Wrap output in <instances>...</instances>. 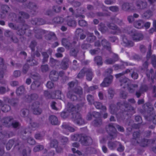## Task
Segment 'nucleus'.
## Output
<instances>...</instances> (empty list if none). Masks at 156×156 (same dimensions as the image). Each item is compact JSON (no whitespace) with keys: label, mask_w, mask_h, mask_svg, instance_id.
<instances>
[{"label":"nucleus","mask_w":156,"mask_h":156,"mask_svg":"<svg viewBox=\"0 0 156 156\" xmlns=\"http://www.w3.org/2000/svg\"><path fill=\"white\" fill-rule=\"evenodd\" d=\"M110 107L111 113L112 114H116L118 110V108L120 109V111L119 115L121 118L128 115V112H131L133 113L136 112L135 108L126 101H124L122 103H118L117 106L114 105H111Z\"/></svg>","instance_id":"1"},{"label":"nucleus","mask_w":156,"mask_h":156,"mask_svg":"<svg viewBox=\"0 0 156 156\" xmlns=\"http://www.w3.org/2000/svg\"><path fill=\"white\" fill-rule=\"evenodd\" d=\"M83 94V90L80 87H77L73 89L68 88L67 93V97L71 100L74 101L77 99V97L76 94L81 95Z\"/></svg>","instance_id":"2"},{"label":"nucleus","mask_w":156,"mask_h":156,"mask_svg":"<svg viewBox=\"0 0 156 156\" xmlns=\"http://www.w3.org/2000/svg\"><path fill=\"white\" fill-rule=\"evenodd\" d=\"M21 19L22 17H19L18 20L20 21V23L18 25L16 31L17 35L20 36L24 35L26 34L27 30L29 27V26L24 23V20H21Z\"/></svg>","instance_id":"3"},{"label":"nucleus","mask_w":156,"mask_h":156,"mask_svg":"<svg viewBox=\"0 0 156 156\" xmlns=\"http://www.w3.org/2000/svg\"><path fill=\"white\" fill-rule=\"evenodd\" d=\"M107 132L109 134L108 138L110 140L114 139L117 137V131L115 127L113 126V124H109L106 127Z\"/></svg>","instance_id":"4"},{"label":"nucleus","mask_w":156,"mask_h":156,"mask_svg":"<svg viewBox=\"0 0 156 156\" xmlns=\"http://www.w3.org/2000/svg\"><path fill=\"white\" fill-rule=\"evenodd\" d=\"M129 34L134 41H139L142 40L143 38V34L140 32L136 31L134 29L131 30Z\"/></svg>","instance_id":"5"},{"label":"nucleus","mask_w":156,"mask_h":156,"mask_svg":"<svg viewBox=\"0 0 156 156\" xmlns=\"http://www.w3.org/2000/svg\"><path fill=\"white\" fill-rule=\"evenodd\" d=\"M72 120L77 124L81 125L84 124V121L81 117L80 114L77 112L72 114Z\"/></svg>","instance_id":"6"},{"label":"nucleus","mask_w":156,"mask_h":156,"mask_svg":"<svg viewBox=\"0 0 156 156\" xmlns=\"http://www.w3.org/2000/svg\"><path fill=\"white\" fill-rule=\"evenodd\" d=\"M40 103L38 101H36L33 103L30 106V108L32 110L33 113L35 115H40L42 110L39 108Z\"/></svg>","instance_id":"7"},{"label":"nucleus","mask_w":156,"mask_h":156,"mask_svg":"<svg viewBox=\"0 0 156 156\" xmlns=\"http://www.w3.org/2000/svg\"><path fill=\"white\" fill-rule=\"evenodd\" d=\"M107 25L109 28L112 30L110 32L111 34H117L121 33V30L120 28L115 24L108 23L107 24Z\"/></svg>","instance_id":"8"},{"label":"nucleus","mask_w":156,"mask_h":156,"mask_svg":"<svg viewBox=\"0 0 156 156\" xmlns=\"http://www.w3.org/2000/svg\"><path fill=\"white\" fill-rule=\"evenodd\" d=\"M93 140L89 136L83 135L81 139V143L83 145L87 146L92 144Z\"/></svg>","instance_id":"9"},{"label":"nucleus","mask_w":156,"mask_h":156,"mask_svg":"<svg viewBox=\"0 0 156 156\" xmlns=\"http://www.w3.org/2000/svg\"><path fill=\"white\" fill-rule=\"evenodd\" d=\"M34 31L35 37L37 39H41L42 35L46 33V31L44 30L37 27L34 28Z\"/></svg>","instance_id":"10"},{"label":"nucleus","mask_w":156,"mask_h":156,"mask_svg":"<svg viewBox=\"0 0 156 156\" xmlns=\"http://www.w3.org/2000/svg\"><path fill=\"white\" fill-rule=\"evenodd\" d=\"M119 79V81L120 83V86H123V88L126 87L130 82V80L125 76L120 77Z\"/></svg>","instance_id":"11"},{"label":"nucleus","mask_w":156,"mask_h":156,"mask_svg":"<svg viewBox=\"0 0 156 156\" xmlns=\"http://www.w3.org/2000/svg\"><path fill=\"white\" fill-rule=\"evenodd\" d=\"M113 79V76L110 75L105 77L103 82L101 84V86L103 87H106L109 86L112 83Z\"/></svg>","instance_id":"12"},{"label":"nucleus","mask_w":156,"mask_h":156,"mask_svg":"<svg viewBox=\"0 0 156 156\" xmlns=\"http://www.w3.org/2000/svg\"><path fill=\"white\" fill-rule=\"evenodd\" d=\"M13 119L11 117H5L2 120L1 122L3 126L9 127L11 126V122Z\"/></svg>","instance_id":"13"},{"label":"nucleus","mask_w":156,"mask_h":156,"mask_svg":"<svg viewBox=\"0 0 156 156\" xmlns=\"http://www.w3.org/2000/svg\"><path fill=\"white\" fill-rule=\"evenodd\" d=\"M121 37L122 40L123 44L125 46L131 47L134 45L133 42L128 40L125 35H122Z\"/></svg>","instance_id":"14"},{"label":"nucleus","mask_w":156,"mask_h":156,"mask_svg":"<svg viewBox=\"0 0 156 156\" xmlns=\"http://www.w3.org/2000/svg\"><path fill=\"white\" fill-rule=\"evenodd\" d=\"M85 71H86L85 74L86 80L89 81H91L94 75L91 69L90 68H86Z\"/></svg>","instance_id":"15"},{"label":"nucleus","mask_w":156,"mask_h":156,"mask_svg":"<svg viewBox=\"0 0 156 156\" xmlns=\"http://www.w3.org/2000/svg\"><path fill=\"white\" fill-rule=\"evenodd\" d=\"M118 141H108L107 143V145L109 149L112 150H115L117 147Z\"/></svg>","instance_id":"16"},{"label":"nucleus","mask_w":156,"mask_h":156,"mask_svg":"<svg viewBox=\"0 0 156 156\" xmlns=\"http://www.w3.org/2000/svg\"><path fill=\"white\" fill-rule=\"evenodd\" d=\"M13 134V133L11 132L10 133H8L6 131H2L0 132V141L2 140L5 138H9Z\"/></svg>","instance_id":"17"},{"label":"nucleus","mask_w":156,"mask_h":156,"mask_svg":"<svg viewBox=\"0 0 156 156\" xmlns=\"http://www.w3.org/2000/svg\"><path fill=\"white\" fill-rule=\"evenodd\" d=\"M49 120L52 125H58L60 124V121L58 120L57 117L55 115H50L49 117Z\"/></svg>","instance_id":"18"},{"label":"nucleus","mask_w":156,"mask_h":156,"mask_svg":"<svg viewBox=\"0 0 156 156\" xmlns=\"http://www.w3.org/2000/svg\"><path fill=\"white\" fill-rule=\"evenodd\" d=\"M122 9L123 10L126 11H132L134 9L131 4L127 2L123 4L122 6Z\"/></svg>","instance_id":"19"},{"label":"nucleus","mask_w":156,"mask_h":156,"mask_svg":"<svg viewBox=\"0 0 156 156\" xmlns=\"http://www.w3.org/2000/svg\"><path fill=\"white\" fill-rule=\"evenodd\" d=\"M69 59L67 58H64L60 64L61 69L63 70H66L69 67Z\"/></svg>","instance_id":"20"},{"label":"nucleus","mask_w":156,"mask_h":156,"mask_svg":"<svg viewBox=\"0 0 156 156\" xmlns=\"http://www.w3.org/2000/svg\"><path fill=\"white\" fill-rule=\"evenodd\" d=\"M129 65H132V63H128L127 62H123L121 65H119L118 64H116L113 66L114 70H117L119 69H123L125 68V66H128Z\"/></svg>","instance_id":"21"},{"label":"nucleus","mask_w":156,"mask_h":156,"mask_svg":"<svg viewBox=\"0 0 156 156\" xmlns=\"http://www.w3.org/2000/svg\"><path fill=\"white\" fill-rule=\"evenodd\" d=\"M58 74L56 71L53 70L50 72L49 77L51 80L56 81L58 80Z\"/></svg>","instance_id":"22"},{"label":"nucleus","mask_w":156,"mask_h":156,"mask_svg":"<svg viewBox=\"0 0 156 156\" xmlns=\"http://www.w3.org/2000/svg\"><path fill=\"white\" fill-rule=\"evenodd\" d=\"M29 7L30 9L32 10L31 12H32L33 15H35L36 14L37 12L36 10L38 8L37 5L34 3L30 2L29 4Z\"/></svg>","instance_id":"23"},{"label":"nucleus","mask_w":156,"mask_h":156,"mask_svg":"<svg viewBox=\"0 0 156 156\" xmlns=\"http://www.w3.org/2000/svg\"><path fill=\"white\" fill-rule=\"evenodd\" d=\"M136 5L138 9H143L147 7V3L146 2L139 1L136 2Z\"/></svg>","instance_id":"24"},{"label":"nucleus","mask_w":156,"mask_h":156,"mask_svg":"<svg viewBox=\"0 0 156 156\" xmlns=\"http://www.w3.org/2000/svg\"><path fill=\"white\" fill-rule=\"evenodd\" d=\"M68 25L70 27H75L76 25V22L73 19L69 18L68 16L66 20Z\"/></svg>","instance_id":"25"},{"label":"nucleus","mask_w":156,"mask_h":156,"mask_svg":"<svg viewBox=\"0 0 156 156\" xmlns=\"http://www.w3.org/2000/svg\"><path fill=\"white\" fill-rule=\"evenodd\" d=\"M31 57L29 58L27 60V62L28 65L30 66H33L38 65V62L34 59V57L32 55H31Z\"/></svg>","instance_id":"26"},{"label":"nucleus","mask_w":156,"mask_h":156,"mask_svg":"<svg viewBox=\"0 0 156 156\" xmlns=\"http://www.w3.org/2000/svg\"><path fill=\"white\" fill-rule=\"evenodd\" d=\"M96 108L101 109L105 112L106 110V108L105 106H103L102 104L99 102L95 101L93 104Z\"/></svg>","instance_id":"27"},{"label":"nucleus","mask_w":156,"mask_h":156,"mask_svg":"<svg viewBox=\"0 0 156 156\" xmlns=\"http://www.w3.org/2000/svg\"><path fill=\"white\" fill-rule=\"evenodd\" d=\"M60 63V62L57 60L55 59L52 58H50L49 61V64L52 67L58 66Z\"/></svg>","instance_id":"28"},{"label":"nucleus","mask_w":156,"mask_h":156,"mask_svg":"<svg viewBox=\"0 0 156 156\" xmlns=\"http://www.w3.org/2000/svg\"><path fill=\"white\" fill-rule=\"evenodd\" d=\"M101 44L104 48L106 49L109 51L111 50L110 44L106 40L103 39L102 40Z\"/></svg>","instance_id":"29"},{"label":"nucleus","mask_w":156,"mask_h":156,"mask_svg":"<svg viewBox=\"0 0 156 156\" xmlns=\"http://www.w3.org/2000/svg\"><path fill=\"white\" fill-rule=\"evenodd\" d=\"M86 69V67H83L82 69L78 73L76 78L80 79H83L85 74Z\"/></svg>","instance_id":"30"},{"label":"nucleus","mask_w":156,"mask_h":156,"mask_svg":"<svg viewBox=\"0 0 156 156\" xmlns=\"http://www.w3.org/2000/svg\"><path fill=\"white\" fill-rule=\"evenodd\" d=\"M92 123L94 126L99 127L102 124V121L101 119H96L92 122Z\"/></svg>","instance_id":"31"},{"label":"nucleus","mask_w":156,"mask_h":156,"mask_svg":"<svg viewBox=\"0 0 156 156\" xmlns=\"http://www.w3.org/2000/svg\"><path fill=\"white\" fill-rule=\"evenodd\" d=\"M41 83L38 81L36 80L33 81L31 85V89L34 90H37L40 86Z\"/></svg>","instance_id":"32"},{"label":"nucleus","mask_w":156,"mask_h":156,"mask_svg":"<svg viewBox=\"0 0 156 156\" xmlns=\"http://www.w3.org/2000/svg\"><path fill=\"white\" fill-rule=\"evenodd\" d=\"M82 136V134H75L71 136V139L73 141H79L81 142Z\"/></svg>","instance_id":"33"},{"label":"nucleus","mask_w":156,"mask_h":156,"mask_svg":"<svg viewBox=\"0 0 156 156\" xmlns=\"http://www.w3.org/2000/svg\"><path fill=\"white\" fill-rule=\"evenodd\" d=\"M62 127L63 129L67 130L71 132H74L75 130L74 128L69 126L68 124L66 123H63Z\"/></svg>","instance_id":"34"},{"label":"nucleus","mask_w":156,"mask_h":156,"mask_svg":"<svg viewBox=\"0 0 156 156\" xmlns=\"http://www.w3.org/2000/svg\"><path fill=\"white\" fill-rule=\"evenodd\" d=\"M62 45L66 48H69L71 47V43L70 41L66 38H63L62 40Z\"/></svg>","instance_id":"35"},{"label":"nucleus","mask_w":156,"mask_h":156,"mask_svg":"<svg viewBox=\"0 0 156 156\" xmlns=\"http://www.w3.org/2000/svg\"><path fill=\"white\" fill-rule=\"evenodd\" d=\"M138 87V85L136 84H129L127 87H128V90L130 93H133L135 91V88H137Z\"/></svg>","instance_id":"36"},{"label":"nucleus","mask_w":156,"mask_h":156,"mask_svg":"<svg viewBox=\"0 0 156 156\" xmlns=\"http://www.w3.org/2000/svg\"><path fill=\"white\" fill-rule=\"evenodd\" d=\"M151 142L152 143H153L154 142V140H150L144 139L141 141L140 145L142 147H145L147 146V145L149 144Z\"/></svg>","instance_id":"37"},{"label":"nucleus","mask_w":156,"mask_h":156,"mask_svg":"<svg viewBox=\"0 0 156 156\" xmlns=\"http://www.w3.org/2000/svg\"><path fill=\"white\" fill-rule=\"evenodd\" d=\"M134 69H127L125 71L122 72V73H120L115 75V76L117 78H119L123 76L124 75L127 74L129 73H131Z\"/></svg>","instance_id":"38"},{"label":"nucleus","mask_w":156,"mask_h":156,"mask_svg":"<svg viewBox=\"0 0 156 156\" xmlns=\"http://www.w3.org/2000/svg\"><path fill=\"white\" fill-rule=\"evenodd\" d=\"M25 91V89L23 86L18 87L16 90V93L18 95H20L23 94Z\"/></svg>","instance_id":"39"},{"label":"nucleus","mask_w":156,"mask_h":156,"mask_svg":"<svg viewBox=\"0 0 156 156\" xmlns=\"http://www.w3.org/2000/svg\"><path fill=\"white\" fill-rule=\"evenodd\" d=\"M111 19L113 22H115L120 26H122L124 24L122 20L119 19L118 18L115 16L111 17Z\"/></svg>","instance_id":"40"},{"label":"nucleus","mask_w":156,"mask_h":156,"mask_svg":"<svg viewBox=\"0 0 156 156\" xmlns=\"http://www.w3.org/2000/svg\"><path fill=\"white\" fill-rule=\"evenodd\" d=\"M135 27L138 29H140L143 27L144 22L141 20L136 21L134 23Z\"/></svg>","instance_id":"41"},{"label":"nucleus","mask_w":156,"mask_h":156,"mask_svg":"<svg viewBox=\"0 0 156 156\" xmlns=\"http://www.w3.org/2000/svg\"><path fill=\"white\" fill-rule=\"evenodd\" d=\"M87 100L89 104L92 105L94 102V96L91 94H88L87 96Z\"/></svg>","instance_id":"42"},{"label":"nucleus","mask_w":156,"mask_h":156,"mask_svg":"<svg viewBox=\"0 0 156 156\" xmlns=\"http://www.w3.org/2000/svg\"><path fill=\"white\" fill-rule=\"evenodd\" d=\"M58 142L56 139L51 140L50 143V146L51 148H55L58 145Z\"/></svg>","instance_id":"43"},{"label":"nucleus","mask_w":156,"mask_h":156,"mask_svg":"<svg viewBox=\"0 0 156 156\" xmlns=\"http://www.w3.org/2000/svg\"><path fill=\"white\" fill-rule=\"evenodd\" d=\"M94 60L95 63H96L98 66H101L102 64V58L100 56H98L94 58Z\"/></svg>","instance_id":"44"},{"label":"nucleus","mask_w":156,"mask_h":156,"mask_svg":"<svg viewBox=\"0 0 156 156\" xmlns=\"http://www.w3.org/2000/svg\"><path fill=\"white\" fill-rule=\"evenodd\" d=\"M43 57L42 61L43 64H44L48 62L49 58V55L46 52H43L41 53Z\"/></svg>","instance_id":"45"},{"label":"nucleus","mask_w":156,"mask_h":156,"mask_svg":"<svg viewBox=\"0 0 156 156\" xmlns=\"http://www.w3.org/2000/svg\"><path fill=\"white\" fill-rule=\"evenodd\" d=\"M53 21L55 23L61 24L64 22V19L61 17H56L53 19Z\"/></svg>","instance_id":"46"},{"label":"nucleus","mask_w":156,"mask_h":156,"mask_svg":"<svg viewBox=\"0 0 156 156\" xmlns=\"http://www.w3.org/2000/svg\"><path fill=\"white\" fill-rule=\"evenodd\" d=\"M79 50L78 48L76 47L74 48H72L70 52V55L74 57L76 56Z\"/></svg>","instance_id":"47"},{"label":"nucleus","mask_w":156,"mask_h":156,"mask_svg":"<svg viewBox=\"0 0 156 156\" xmlns=\"http://www.w3.org/2000/svg\"><path fill=\"white\" fill-rule=\"evenodd\" d=\"M14 143L13 140H10L6 144V148L7 150H10Z\"/></svg>","instance_id":"48"},{"label":"nucleus","mask_w":156,"mask_h":156,"mask_svg":"<svg viewBox=\"0 0 156 156\" xmlns=\"http://www.w3.org/2000/svg\"><path fill=\"white\" fill-rule=\"evenodd\" d=\"M10 8L6 5H2L1 6L2 12L4 14L7 13Z\"/></svg>","instance_id":"49"},{"label":"nucleus","mask_w":156,"mask_h":156,"mask_svg":"<svg viewBox=\"0 0 156 156\" xmlns=\"http://www.w3.org/2000/svg\"><path fill=\"white\" fill-rule=\"evenodd\" d=\"M44 96L47 99L54 98V97L53 96V93H51L48 91H45L44 92Z\"/></svg>","instance_id":"50"},{"label":"nucleus","mask_w":156,"mask_h":156,"mask_svg":"<svg viewBox=\"0 0 156 156\" xmlns=\"http://www.w3.org/2000/svg\"><path fill=\"white\" fill-rule=\"evenodd\" d=\"M37 45V42L33 40L31 41L30 45V47L32 53L35 51V48Z\"/></svg>","instance_id":"51"},{"label":"nucleus","mask_w":156,"mask_h":156,"mask_svg":"<svg viewBox=\"0 0 156 156\" xmlns=\"http://www.w3.org/2000/svg\"><path fill=\"white\" fill-rule=\"evenodd\" d=\"M20 126L19 122L16 121H12L11 122V126L14 128H18Z\"/></svg>","instance_id":"52"},{"label":"nucleus","mask_w":156,"mask_h":156,"mask_svg":"<svg viewBox=\"0 0 156 156\" xmlns=\"http://www.w3.org/2000/svg\"><path fill=\"white\" fill-rule=\"evenodd\" d=\"M10 89L7 87L5 88L4 87L1 86L0 87V94H4L6 92L9 91Z\"/></svg>","instance_id":"53"},{"label":"nucleus","mask_w":156,"mask_h":156,"mask_svg":"<svg viewBox=\"0 0 156 156\" xmlns=\"http://www.w3.org/2000/svg\"><path fill=\"white\" fill-rule=\"evenodd\" d=\"M131 76L132 78L134 80H136L138 78V74L135 69H133L132 73H131Z\"/></svg>","instance_id":"54"},{"label":"nucleus","mask_w":156,"mask_h":156,"mask_svg":"<svg viewBox=\"0 0 156 156\" xmlns=\"http://www.w3.org/2000/svg\"><path fill=\"white\" fill-rule=\"evenodd\" d=\"M6 67L4 64V61L3 58L0 57V69L5 70Z\"/></svg>","instance_id":"55"},{"label":"nucleus","mask_w":156,"mask_h":156,"mask_svg":"<svg viewBox=\"0 0 156 156\" xmlns=\"http://www.w3.org/2000/svg\"><path fill=\"white\" fill-rule=\"evenodd\" d=\"M1 109L3 112H7L10 110L11 108L9 105H4L1 108Z\"/></svg>","instance_id":"56"},{"label":"nucleus","mask_w":156,"mask_h":156,"mask_svg":"<svg viewBox=\"0 0 156 156\" xmlns=\"http://www.w3.org/2000/svg\"><path fill=\"white\" fill-rule=\"evenodd\" d=\"M60 141L63 145H65L68 143L69 140L67 137L61 136L60 137Z\"/></svg>","instance_id":"57"},{"label":"nucleus","mask_w":156,"mask_h":156,"mask_svg":"<svg viewBox=\"0 0 156 156\" xmlns=\"http://www.w3.org/2000/svg\"><path fill=\"white\" fill-rule=\"evenodd\" d=\"M70 115V113L68 111H63L61 114V117L63 119L67 118Z\"/></svg>","instance_id":"58"},{"label":"nucleus","mask_w":156,"mask_h":156,"mask_svg":"<svg viewBox=\"0 0 156 156\" xmlns=\"http://www.w3.org/2000/svg\"><path fill=\"white\" fill-rule=\"evenodd\" d=\"M117 150L119 152H122L124 150V147L122 145L121 143L118 141L117 144Z\"/></svg>","instance_id":"59"},{"label":"nucleus","mask_w":156,"mask_h":156,"mask_svg":"<svg viewBox=\"0 0 156 156\" xmlns=\"http://www.w3.org/2000/svg\"><path fill=\"white\" fill-rule=\"evenodd\" d=\"M41 71L42 72H46L49 70L48 66L47 64L42 65L41 67Z\"/></svg>","instance_id":"60"},{"label":"nucleus","mask_w":156,"mask_h":156,"mask_svg":"<svg viewBox=\"0 0 156 156\" xmlns=\"http://www.w3.org/2000/svg\"><path fill=\"white\" fill-rule=\"evenodd\" d=\"M44 146L41 145H36L34 148V152L39 151L43 149Z\"/></svg>","instance_id":"61"},{"label":"nucleus","mask_w":156,"mask_h":156,"mask_svg":"<svg viewBox=\"0 0 156 156\" xmlns=\"http://www.w3.org/2000/svg\"><path fill=\"white\" fill-rule=\"evenodd\" d=\"M99 26L100 27L99 28L100 30L102 32H104L106 31L107 28L104 23H101L99 24Z\"/></svg>","instance_id":"62"},{"label":"nucleus","mask_w":156,"mask_h":156,"mask_svg":"<svg viewBox=\"0 0 156 156\" xmlns=\"http://www.w3.org/2000/svg\"><path fill=\"white\" fill-rule=\"evenodd\" d=\"M29 113V111L27 109H23L21 111V115L22 116L25 117L27 116Z\"/></svg>","instance_id":"63"},{"label":"nucleus","mask_w":156,"mask_h":156,"mask_svg":"<svg viewBox=\"0 0 156 156\" xmlns=\"http://www.w3.org/2000/svg\"><path fill=\"white\" fill-rule=\"evenodd\" d=\"M151 63L154 68L156 67V56L154 55H152L151 57Z\"/></svg>","instance_id":"64"}]
</instances>
